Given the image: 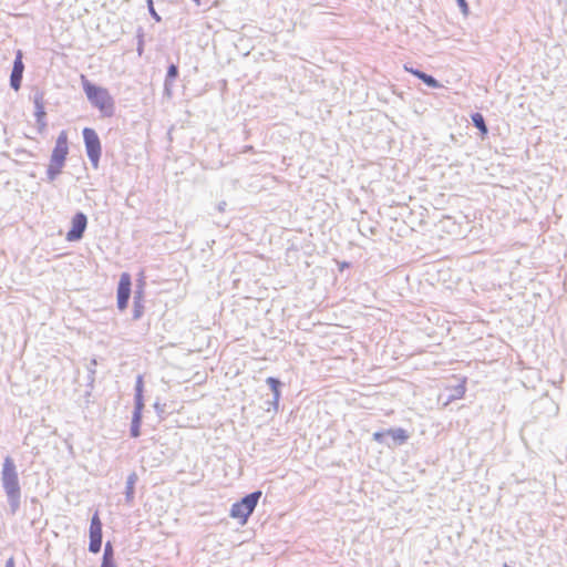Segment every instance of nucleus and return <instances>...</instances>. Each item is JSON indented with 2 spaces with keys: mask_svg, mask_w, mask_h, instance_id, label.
<instances>
[{
  "mask_svg": "<svg viewBox=\"0 0 567 567\" xmlns=\"http://www.w3.org/2000/svg\"><path fill=\"white\" fill-rule=\"evenodd\" d=\"M267 384L270 386L272 393H274V406L275 409L278 408V402H279V398H280V391H279V386H280V381L272 378V377H269L267 379Z\"/></svg>",
  "mask_w": 567,
  "mask_h": 567,
  "instance_id": "obj_11",
  "label": "nucleus"
},
{
  "mask_svg": "<svg viewBox=\"0 0 567 567\" xmlns=\"http://www.w3.org/2000/svg\"><path fill=\"white\" fill-rule=\"evenodd\" d=\"M409 72H411L413 75H415L416 78H419L420 80H422V76L425 75L426 73L424 72H421L419 70H414V69H408L405 68Z\"/></svg>",
  "mask_w": 567,
  "mask_h": 567,
  "instance_id": "obj_26",
  "label": "nucleus"
},
{
  "mask_svg": "<svg viewBox=\"0 0 567 567\" xmlns=\"http://www.w3.org/2000/svg\"><path fill=\"white\" fill-rule=\"evenodd\" d=\"M35 107H37L35 115L38 117V123L41 127H43L45 125V123L43 122V118L45 116L44 109L38 101L35 102Z\"/></svg>",
  "mask_w": 567,
  "mask_h": 567,
  "instance_id": "obj_17",
  "label": "nucleus"
},
{
  "mask_svg": "<svg viewBox=\"0 0 567 567\" xmlns=\"http://www.w3.org/2000/svg\"><path fill=\"white\" fill-rule=\"evenodd\" d=\"M261 496V492H254L241 498V501L235 503L230 509V516L240 522V524H246L248 517L254 512L259 498Z\"/></svg>",
  "mask_w": 567,
  "mask_h": 567,
  "instance_id": "obj_4",
  "label": "nucleus"
},
{
  "mask_svg": "<svg viewBox=\"0 0 567 567\" xmlns=\"http://www.w3.org/2000/svg\"><path fill=\"white\" fill-rule=\"evenodd\" d=\"M135 392H136L135 395H143V378H142V375L137 377Z\"/></svg>",
  "mask_w": 567,
  "mask_h": 567,
  "instance_id": "obj_23",
  "label": "nucleus"
},
{
  "mask_svg": "<svg viewBox=\"0 0 567 567\" xmlns=\"http://www.w3.org/2000/svg\"><path fill=\"white\" fill-rule=\"evenodd\" d=\"M465 393V385L462 383V384H458L455 389H454V393L449 398V400H455V399H460L464 395Z\"/></svg>",
  "mask_w": 567,
  "mask_h": 567,
  "instance_id": "obj_19",
  "label": "nucleus"
},
{
  "mask_svg": "<svg viewBox=\"0 0 567 567\" xmlns=\"http://www.w3.org/2000/svg\"><path fill=\"white\" fill-rule=\"evenodd\" d=\"M386 435V432L383 433V432H375L373 434V440L377 441V442H380L382 443L383 442V436Z\"/></svg>",
  "mask_w": 567,
  "mask_h": 567,
  "instance_id": "obj_25",
  "label": "nucleus"
},
{
  "mask_svg": "<svg viewBox=\"0 0 567 567\" xmlns=\"http://www.w3.org/2000/svg\"><path fill=\"white\" fill-rule=\"evenodd\" d=\"M85 150L90 162L94 168H97L101 156V142L94 130L85 127L83 130Z\"/></svg>",
  "mask_w": 567,
  "mask_h": 567,
  "instance_id": "obj_5",
  "label": "nucleus"
},
{
  "mask_svg": "<svg viewBox=\"0 0 567 567\" xmlns=\"http://www.w3.org/2000/svg\"><path fill=\"white\" fill-rule=\"evenodd\" d=\"M1 482L7 494L9 505L14 513L20 504L21 489L14 462L9 456L4 458L2 465Z\"/></svg>",
  "mask_w": 567,
  "mask_h": 567,
  "instance_id": "obj_1",
  "label": "nucleus"
},
{
  "mask_svg": "<svg viewBox=\"0 0 567 567\" xmlns=\"http://www.w3.org/2000/svg\"><path fill=\"white\" fill-rule=\"evenodd\" d=\"M68 154V134L65 131H62L56 138L55 146L52 151L50 164L47 171V176L50 182H53L58 177V175L61 174Z\"/></svg>",
  "mask_w": 567,
  "mask_h": 567,
  "instance_id": "obj_3",
  "label": "nucleus"
},
{
  "mask_svg": "<svg viewBox=\"0 0 567 567\" xmlns=\"http://www.w3.org/2000/svg\"><path fill=\"white\" fill-rule=\"evenodd\" d=\"M147 1V7H148V11L151 13V16L156 20V21H161V17L157 14V12L155 11L154 9V6H153V0H146Z\"/></svg>",
  "mask_w": 567,
  "mask_h": 567,
  "instance_id": "obj_22",
  "label": "nucleus"
},
{
  "mask_svg": "<svg viewBox=\"0 0 567 567\" xmlns=\"http://www.w3.org/2000/svg\"><path fill=\"white\" fill-rule=\"evenodd\" d=\"M144 306H143V288L141 287L138 290L135 291L134 295V311H133V318L135 320L140 319L143 315Z\"/></svg>",
  "mask_w": 567,
  "mask_h": 567,
  "instance_id": "obj_10",
  "label": "nucleus"
},
{
  "mask_svg": "<svg viewBox=\"0 0 567 567\" xmlns=\"http://www.w3.org/2000/svg\"><path fill=\"white\" fill-rule=\"evenodd\" d=\"M177 74H178L177 66L174 64L169 65V68L167 70L166 80H165V92L167 95H171L172 81L177 76Z\"/></svg>",
  "mask_w": 567,
  "mask_h": 567,
  "instance_id": "obj_14",
  "label": "nucleus"
},
{
  "mask_svg": "<svg viewBox=\"0 0 567 567\" xmlns=\"http://www.w3.org/2000/svg\"><path fill=\"white\" fill-rule=\"evenodd\" d=\"M101 567H116L114 564H109L107 561L105 564H102Z\"/></svg>",
  "mask_w": 567,
  "mask_h": 567,
  "instance_id": "obj_29",
  "label": "nucleus"
},
{
  "mask_svg": "<svg viewBox=\"0 0 567 567\" xmlns=\"http://www.w3.org/2000/svg\"><path fill=\"white\" fill-rule=\"evenodd\" d=\"M472 121L474 123V125L482 132V133H487V127L485 125V121H484V117L482 114L480 113H475L472 115Z\"/></svg>",
  "mask_w": 567,
  "mask_h": 567,
  "instance_id": "obj_15",
  "label": "nucleus"
},
{
  "mask_svg": "<svg viewBox=\"0 0 567 567\" xmlns=\"http://www.w3.org/2000/svg\"><path fill=\"white\" fill-rule=\"evenodd\" d=\"M82 86L89 102L96 107L103 116L114 114V100L105 87L91 83L84 75L81 76Z\"/></svg>",
  "mask_w": 567,
  "mask_h": 567,
  "instance_id": "obj_2",
  "label": "nucleus"
},
{
  "mask_svg": "<svg viewBox=\"0 0 567 567\" xmlns=\"http://www.w3.org/2000/svg\"><path fill=\"white\" fill-rule=\"evenodd\" d=\"M197 6L200 4V0H193Z\"/></svg>",
  "mask_w": 567,
  "mask_h": 567,
  "instance_id": "obj_30",
  "label": "nucleus"
},
{
  "mask_svg": "<svg viewBox=\"0 0 567 567\" xmlns=\"http://www.w3.org/2000/svg\"><path fill=\"white\" fill-rule=\"evenodd\" d=\"M131 276L127 272H123L120 277L117 286V308L123 311L127 308L128 299L131 296Z\"/></svg>",
  "mask_w": 567,
  "mask_h": 567,
  "instance_id": "obj_6",
  "label": "nucleus"
},
{
  "mask_svg": "<svg viewBox=\"0 0 567 567\" xmlns=\"http://www.w3.org/2000/svg\"><path fill=\"white\" fill-rule=\"evenodd\" d=\"M386 435H390L393 439V441L398 444H403L409 439V434L403 429L389 430L386 431Z\"/></svg>",
  "mask_w": 567,
  "mask_h": 567,
  "instance_id": "obj_12",
  "label": "nucleus"
},
{
  "mask_svg": "<svg viewBox=\"0 0 567 567\" xmlns=\"http://www.w3.org/2000/svg\"><path fill=\"white\" fill-rule=\"evenodd\" d=\"M87 218L83 213H78L72 218V227L66 234L69 241H75L82 238L83 233L86 228Z\"/></svg>",
  "mask_w": 567,
  "mask_h": 567,
  "instance_id": "obj_8",
  "label": "nucleus"
},
{
  "mask_svg": "<svg viewBox=\"0 0 567 567\" xmlns=\"http://www.w3.org/2000/svg\"><path fill=\"white\" fill-rule=\"evenodd\" d=\"M142 416L138 413L133 414L132 426H131V435L133 437H137L140 435V425H141Z\"/></svg>",
  "mask_w": 567,
  "mask_h": 567,
  "instance_id": "obj_16",
  "label": "nucleus"
},
{
  "mask_svg": "<svg viewBox=\"0 0 567 567\" xmlns=\"http://www.w3.org/2000/svg\"><path fill=\"white\" fill-rule=\"evenodd\" d=\"M111 557H112V547H111L110 543H107V544L105 545V550H104V556H103V561H102V564H105L106 561H107L109 564H114V563L112 561Z\"/></svg>",
  "mask_w": 567,
  "mask_h": 567,
  "instance_id": "obj_21",
  "label": "nucleus"
},
{
  "mask_svg": "<svg viewBox=\"0 0 567 567\" xmlns=\"http://www.w3.org/2000/svg\"><path fill=\"white\" fill-rule=\"evenodd\" d=\"M102 545V523L97 512L93 515L90 525V545L89 549L92 553H99Z\"/></svg>",
  "mask_w": 567,
  "mask_h": 567,
  "instance_id": "obj_7",
  "label": "nucleus"
},
{
  "mask_svg": "<svg viewBox=\"0 0 567 567\" xmlns=\"http://www.w3.org/2000/svg\"><path fill=\"white\" fill-rule=\"evenodd\" d=\"M503 567H508L507 565H504Z\"/></svg>",
  "mask_w": 567,
  "mask_h": 567,
  "instance_id": "obj_31",
  "label": "nucleus"
},
{
  "mask_svg": "<svg viewBox=\"0 0 567 567\" xmlns=\"http://www.w3.org/2000/svg\"><path fill=\"white\" fill-rule=\"evenodd\" d=\"M23 70L22 52L18 51L10 76V85L16 91L20 89Z\"/></svg>",
  "mask_w": 567,
  "mask_h": 567,
  "instance_id": "obj_9",
  "label": "nucleus"
},
{
  "mask_svg": "<svg viewBox=\"0 0 567 567\" xmlns=\"http://www.w3.org/2000/svg\"><path fill=\"white\" fill-rule=\"evenodd\" d=\"M422 81H423L426 85H429V86H431V87H434V89L441 87V84H440V83H439V82H437L433 76H431V75H429V74L423 75V76H422Z\"/></svg>",
  "mask_w": 567,
  "mask_h": 567,
  "instance_id": "obj_18",
  "label": "nucleus"
},
{
  "mask_svg": "<svg viewBox=\"0 0 567 567\" xmlns=\"http://www.w3.org/2000/svg\"><path fill=\"white\" fill-rule=\"evenodd\" d=\"M225 207H226V202H220L218 205H217V209L219 212H224L225 210Z\"/></svg>",
  "mask_w": 567,
  "mask_h": 567,
  "instance_id": "obj_28",
  "label": "nucleus"
},
{
  "mask_svg": "<svg viewBox=\"0 0 567 567\" xmlns=\"http://www.w3.org/2000/svg\"><path fill=\"white\" fill-rule=\"evenodd\" d=\"M136 482H137L136 473H131L126 481V492H125L126 501L128 503H131L134 498V485Z\"/></svg>",
  "mask_w": 567,
  "mask_h": 567,
  "instance_id": "obj_13",
  "label": "nucleus"
},
{
  "mask_svg": "<svg viewBox=\"0 0 567 567\" xmlns=\"http://www.w3.org/2000/svg\"><path fill=\"white\" fill-rule=\"evenodd\" d=\"M456 1H457V4H458L462 13L464 16H467L468 14V6H467L466 0H456Z\"/></svg>",
  "mask_w": 567,
  "mask_h": 567,
  "instance_id": "obj_24",
  "label": "nucleus"
},
{
  "mask_svg": "<svg viewBox=\"0 0 567 567\" xmlns=\"http://www.w3.org/2000/svg\"><path fill=\"white\" fill-rule=\"evenodd\" d=\"M4 567H14V559L13 557H10L7 561H6V566Z\"/></svg>",
  "mask_w": 567,
  "mask_h": 567,
  "instance_id": "obj_27",
  "label": "nucleus"
},
{
  "mask_svg": "<svg viewBox=\"0 0 567 567\" xmlns=\"http://www.w3.org/2000/svg\"><path fill=\"white\" fill-rule=\"evenodd\" d=\"M144 408L143 395H135V410L134 413H138L142 416V410Z\"/></svg>",
  "mask_w": 567,
  "mask_h": 567,
  "instance_id": "obj_20",
  "label": "nucleus"
}]
</instances>
